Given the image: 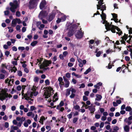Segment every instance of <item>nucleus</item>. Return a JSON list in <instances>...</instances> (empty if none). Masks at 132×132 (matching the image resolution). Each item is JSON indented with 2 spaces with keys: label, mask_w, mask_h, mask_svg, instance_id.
Masks as SVG:
<instances>
[{
  "label": "nucleus",
  "mask_w": 132,
  "mask_h": 132,
  "mask_svg": "<svg viewBox=\"0 0 132 132\" xmlns=\"http://www.w3.org/2000/svg\"><path fill=\"white\" fill-rule=\"evenodd\" d=\"M64 103L63 101H61L59 105L57 106V109H59L60 107L64 105Z\"/></svg>",
  "instance_id": "30"
},
{
  "label": "nucleus",
  "mask_w": 132,
  "mask_h": 132,
  "mask_svg": "<svg viewBox=\"0 0 132 132\" xmlns=\"http://www.w3.org/2000/svg\"><path fill=\"white\" fill-rule=\"evenodd\" d=\"M13 79H10L9 78H7L5 81V83L7 84L9 86L12 85L13 84Z\"/></svg>",
  "instance_id": "11"
},
{
  "label": "nucleus",
  "mask_w": 132,
  "mask_h": 132,
  "mask_svg": "<svg viewBox=\"0 0 132 132\" xmlns=\"http://www.w3.org/2000/svg\"><path fill=\"white\" fill-rule=\"evenodd\" d=\"M5 55L7 57H8L10 54V52L8 51H6L5 52Z\"/></svg>",
  "instance_id": "54"
},
{
  "label": "nucleus",
  "mask_w": 132,
  "mask_h": 132,
  "mask_svg": "<svg viewBox=\"0 0 132 132\" xmlns=\"http://www.w3.org/2000/svg\"><path fill=\"white\" fill-rule=\"evenodd\" d=\"M45 85H49L50 84V82L48 79H47L45 80Z\"/></svg>",
  "instance_id": "51"
},
{
  "label": "nucleus",
  "mask_w": 132,
  "mask_h": 132,
  "mask_svg": "<svg viewBox=\"0 0 132 132\" xmlns=\"http://www.w3.org/2000/svg\"><path fill=\"white\" fill-rule=\"evenodd\" d=\"M20 28L21 27L19 25H17L16 27V29L17 30L19 31V32L20 31Z\"/></svg>",
  "instance_id": "49"
},
{
  "label": "nucleus",
  "mask_w": 132,
  "mask_h": 132,
  "mask_svg": "<svg viewBox=\"0 0 132 132\" xmlns=\"http://www.w3.org/2000/svg\"><path fill=\"white\" fill-rule=\"evenodd\" d=\"M11 130H17L18 129V128L16 126H12L11 127Z\"/></svg>",
  "instance_id": "36"
},
{
  "label": "nucleus",
  "mask_w": 132,
  "mask_h": 132,
  "mask_svg": "<svg viewBox=\"0 0 132 132\" xmlns=\"http://www.w3.org/2000/svg\"><path fill=\"white\" fill-rule=\"evenodd\" d=\"M113 52L112 50H110V49H108L106 51V52L107 54H109Z\"/></svg>",
  "instance_id": "52"
},
{
  "label": "nucleus",
  "mask_w": 132,
  "mask_h": 132,
  "mask_svg": "<svg viewBox=\"0 0 132 132\" xmlns=\"http://www.w3.org/2000/svg\"><path fill=\"white\" fill-rule=\"evenodd\" d=\"M66 120L67 119L63 117L62 116L61 117V120L63 123H65L66 121Z\"/></svg>",
  "instance_id": "39"
},
{
  "label": "nucleus",
  "mask_w": 132,
  "mask_h": 132,
  "mask_svg": "<svg viewBox=\"0 0 132 132\" xmlns=\"http://www.w3.org/2000/svg\"><path fill=\"white\" fill-rule=\"evenodd\" d=\"M11 72H15L17 70V69L15 67V66L13 67H11Z\"/></svg>",
  "instance_id": "29"
},
{
  "label": "nucleus",
  "mask_w": 132,
  "mask_h": 132,
  "mask_svg": "<svg viewBox=\"0 0 132 132\" xmlns=\"http://www.w3.org/2000/svg\"><path fill=\"white\" fill-rule=\"evenodd\" d=\"M36 73L37 74H38L39 73H43V71H42L37 70L36 71Z\"/></svg>",
  "instance_id": "62"
},
{
  "label": "nucleus",
  "mask_w": 132,
  "mask_h": 132,
  "mask_svg": "<svg viewBox=\"0 0 132 132\" xmlns=\"http://www.w3.org/2000/svg\"><path fill=\"white\" fill-rule=\"evenodd\" d=\"M106 7L105 5L104 4V3L102 2V4H101L100 5V9H101V10L102 11V12L104 10H106Z\"/></svg>",
  "instance_id": "20"
},
{
  "label": "nucleus",
  "mask_w": 132,
  "mask_h": 132,
  "mask_svg": "<svg viewBox=\"0 0 132 132\" xmlns=\"http://www.w3.org/2000/svg\"><path fill=\"white\" fill-rule=\"evenodd\" d=\"M10 5L11 6L10 8V10L13 13H14L15 12V9H16L18 6V4L16 0L13 1V2H10Z\"/></svg>",
  "instance_id": "6"
},
{
  "label": "nucleus",
  "mask_w": 132,
  "mask_h": 132,
  "mask_svg": "<svg viewBox=\"0 0 132 132\" xmlns=\"http://www.w3.org/2000/svg\"><path fill=\"white\" fill-rule=\"evenodd\" d=\"M66 16L64 14L62 15V16L61 17V22L64 21L66 19Z\"/></svg>",
  "instance_id": "35"
},
{
  "label": "nucleus",
  "mask_w": 132,
  "mask_h": 132,
  "mask_svg": "<svg viewBox=\"0 0 132 132\" xmlns=\"http://www.w3.org/2000/svg\"><path fill=\"white\" fill-rule=\"evenodd\" d=\"M26 87V86L24 85H23L22 86V91L21 92V94L22 95H23L24 93L23 92L24 91V90L25 89V88Z\"/></svg>",
  "instance_id": "41"
},
{
  "label": "nucleus",
  "mask_w": 132,
  "mask_h": 132,
  "mask_svg": "<svg viewBox=\"0 0 132 132\" xmlns=\"http://www.w3.org/2000/svg\"><path fill=\"white\" fill-rule=\"evenodd\" d=\"M101 115L98 114H96L95 115V118L97 119H99L101 117Z\"/></svg>",
  "instance_id": "45"
},
{
  "label": "nucleus",
  "mask_w": 132,
  "mask_h": 132,
  "mask_svg": "<svg viewBox=\"0 0 132 132\" xmlns=\"http://www.w3.org/2000/svg\"><path fill=\"white\" fill-rule=\"evenodd\" d=\"M127 47H128L127 49V50L131 52L130 54V55L132 59V52H132V47L130 45H129Z\"/></svg>",
  "instance_id": "28"
},
{
  "label": "nucleus",
  "mask_w": 132,
  "mask_h": 132,
  "mask_svg": "<svg viewBox=\"0 0 132 132\" xmlns=\"http://www.w3.org/2000/svg\"><path fill=\"white\" fill-rule=\"evenodd\" d=\"M124 121L127 122L128 124L129 125H130L131 123V122L130 120H129L128 119L126 118L124 119Z\"/></svg>",
  "instance_id": "34"
},
{
  "label": "nucleus",
  "mask_w": 132,
  "mask_h": 132,
  "mask_svg": "<svg viewBox=\"0 0 132 132\" xmlns=\"http://www.w3.org/2000/svg\"><path fill=\"white\" fill-rule=\"evenodd\" d=\"M46 129L48 130V131H50L51 130V128L50 126H46Z\"/></svg>",
  "instance_id": "63"
},
{
  "label": "nucleus",
  "mask_w": 132,
  "mask_h": 132,
  "mask_svg": "<svg viewBox=\"0 0 132 132\" xmlns=\"http://www.w3.org/2000/svg\"><path fill=\"white\" fill-rule=\"evenodd\" d=\"M39 80V78L37 76L35 77L34 79V81L35 82H38Z\"/></svg>",
  "instance_id": "43"
},
{
  "label": "nucleus",
  "mask_w": 132,
  "mask_h": 132,
  "mask_svg": "<svg viewBox=\"0 0 132 132\" xmlns=\"http://www.w3.org/2000/svg\"><path fill=\"white\" fill-rule=\"evenodd\" d=\"M12 49L13 51L15 52L17 50V49L16 47L15 46H13L12 47Z\"/></svg>",
  "instance_id": "59"
},
{
  "label": "nucleus",
  "mask_w": 132,
  "mask_h": 132,
  "mask_svg": "<svg viewBox=\"0 0 132 132\" xmlns=\"http://www.w3.org/2000/svg\"><path fill=\"white\" fill-rule=\"evenodd\" d=\"M76 102H73V108L76 110H78L79 109L80 106L76 104Z\"/></svg>",
  "instance_id": "22"
},
{
  "label": "nucleus",
  "mask_w": 132,
  "mask_h": 132,
  "mask_svg": "<svg viewBox=\"0 0 132 132\" xmlns=\"http://www.w3.org/2000/svg\"><path fill=\"white\" fill-rule=\"evenodd\" d=\"M96 98L95 99L96 101H100L102 99V97L101 95L97 94L96 95Z\"/></svg>",
  "instance_id": "23"
},
{
  "label": "nucleus",
  "mask_w": 132,
  "mask_h": 132,
  "mask_svg": "<svg viewBox=\"0 0 132 132\" xmlns=\"http://www.w3.org/2000/svg\"><path fill=\"white\" fill-rule=\"evenodd\" d=\"M38 94V92H37L33 91L30 92L28 91L27 93L24 95V97L25 100H29L30 97H32L33 95L36 96Z\"/></svg>",
  "instance_id": "5"
},
{
  "label": "nucleus",
  "mask_w": 132,
  "mask_h": 132,
  "mask_svg": "<svg viewBox=\"0 0 132 132\" xmlns=\"http://www.w3.org/2000/svg\"><path fill=\"white\" fill-rule=\"evenodd\" d=\"M58 99V98L57 96V93H56L55 94L53 97V102H54L57 101Z\"/></svg>",
  "instance_id": "26"
},
{
  "label": "nucleus",
  "mask_w": 132,
  "mask_h": 132,
  "mask_svg": "<svg viewBox=\"0 0 132 132\" xmlns=\"http://www.w3.org/2000/svg\"><path fill=\"white\" fill-rule=\"evenodd\" d=\"M69 23H67L66 26L67 27L69 26V31L68 33V36L70 37L73 35L74 31L76 29L77 27L75 25H72L71 24L70 26H69Z\"/></svg>",
  "instance_id": "3"
},
{
  "label": "nucleus",
  "mask_w": 132,
  "mask_h": 132,
  "mask_svg": "<svg viewBox=\"0 0 132 132\" xmlns=\"http://www.w3.org/2000/svg\"><path fill=\"white\" fill-rule=\"evenodd\" d=\"M47 119V117L45 118L44 116H42L40 117L39 122L42 125H43V124L44 121L46 119Z\"/></svg>",
  "instance_id": "19"
},
{
  "label": "nucleus",
  "mask_w": 132,
  "mask_h": 132,
  "mask_svg": "<svg viewBox=\"0 0 132 132\" xmlns=\"http://www.w3.org/2000/svg\"><path fill=\"white\" fill-rule=\"evenodd\" d=\"M59 83V84L60 87H62V86L64 85V83L63 81V79L62 77H59L58 79Z\"/></svg>",
  "instance_id": "14"
},
{
  "label": "nucleus",
  "mask_w": 132,
  "mask_h": 132,
  "mask_svg": "<svg viewBox=\"0 0 132 132\" xmlns=\"http://www.w3.org/2000/svg\"><path fill=\"white\" fill-rule=\"evenodd\" d=\"M83 34V32H82L81 29H80L79 30L76 31L75 34L76 37L77 39H80L82 37Z\"/></svg>",
  "instance_id": "8"
},
{
  "label": "nucleus",
  "mask_w": 132,
  "mask_h": 132,
  "mask_svg": "<svg viewBox=\"0 0 132 132\" xmlns=\"http://www.w3.org/2000/svg\"><path fill=\"white\" fill-rule=\"evenodd\" d=\"M47 14L46 12L42 11L40 13L39 15V17L40 19H42L47 15Z\"/></svg>",
  "instance_id": "12"
},
{
  "label": "nucleus",
  "mask_w": 132,
  "mask_h": 132,
  "mask_svg": "<svg viewBox=\"0 0 132 132\" xmlns=\"http://www.w3.org/2000/svg\"><path fill=\"white\" fill-rule=\"evenodd\" d=\"M125 131L126 132H128L129 131V127L127 125H126L124 127Z\"/></svg>",
  "instance_id": "31"
},
{
  "label": "nucleus",
  "mask_w": 132,
  "mask_h": 132,
  "mask_svg": "<svg viewBox=\"0 0 132 132\" xmlns=\"http://www.w3.org/2000/svg\"><path fill=\"white\" fill-rule=\"evenodd\" d=\"M37 43L38 42L37 41H34L31 43L30 45L31 46L34 47L36 45Z\"/></svg>",
  "instance_id": "33"
},
{
  "label": "nucleus",
  "mask_w": 132,
  "mask_h": 132,
  "mask_svg": "<svg viewBox=\"0 0 132 132\" xmlns=\"http://www.w3.org/2000/svg\"><path fill=\"white\" fill-rule=\"evenodd\" d=\"M55 16V14L53 13H52L49 15L48 18L47 19V20L50 22L52 21L54 17Z\"/></svg>",
  "instance_id": "18"
},
{
  "label": "nucleus",
  "mask_w": 132,
  "mask_h": 132,
  "mask_svg": "<svg viewBox=\"0 0 132 132\" xmlns=\"http://www.w3.org/2000/svg\"><path fill=\"white\" fill-rule=\"evenodd\" d=\"M127 39L126 36H124L122 38L121 40V44H124L125 43V41H126Z\"/></svg>",
  "instance_id": "25"
},
{
  "label": "nucleus",
  "mask_w": 132,
  "mask_h": 132,
  "mask_svg": "<svg viewBox=\"0 0 132 132\" xmlns=\"http://www.w3.org/2000/svg\"><path fill=\"white\" fill-rule=\"evenodd\" d=\"M112 15L113 16V17L114 18V21L116 22H118V19H117V14H116L114 13L112 14Z\"/></svg>",
  "instance_id": "24"
},
{
  "label": "nucleus",
  "mask_w": 132,
  "mask_h": 132,
  "mask_svg": "<svg viewBox=\"0 0 132 132\" xmlns=\"http://www.w3.org/2000/svg\"><path fill=\"white\" fill-rule=\"evenodd\" d=\"M13 123L14 125H16L17 126L20 127L22 124V122H19L18 123L17 121L15 120H13Z\"/></svg>",
  "instance_id": "16"
},
{
  "label": "nucleus",
  "mask_w": 132,
  "mask_h": 132,
  "mask_svg": "<svg viewBox=\"0 0 132 132\" xmlns=\"http://www.w3.org/2000/svg\"><path fill=\"white\" fill-rule=\"evenodd\" d=\"M125 110L126 111L129 112L132 110V108L130 106H127L125 108Z\"/></svg>",
  "instance_id": "37"
},
{
  "label": "nucleus",
  "mask_w": 132,
  "mask_h": 132,
  "mask_svg": "<svg viewBox=\"0 0 132 132\" xmlns=\"http://www.w3.org/2000/svg\"><path fill=\"white\" fill-rule=\"evenodd\" d=\"M16 89L18 91H20L21 90L22 87L20 85H18L17 86Z\"/></svg>",
  "instance_id": "56"
},
{
  "label": "nucleus",
  "mask_w": 132,
  "mask_h": 132,
  "mask_svg": "<svg viewBox=\"0 0 132 132\" xmlns=\"http://www.w3.org/2000/svg\"><path fill=\"white\" fill-rule=\"evenodd\" d=\"M30 98V97L29 100H28L29 101H28V103L30 104H32L33 103V99H31Z\"/></svg>",
  "instance_id": "60"
},
{
  "label": "nucleus",
  "mask_w": 132,
  "mask_h": 132,
  "mask_svg": "<svg viewBox=\"0 0 132 132\" xmlns=\"http://www.w3.org/2000/svg\"><path fill=\"white\" fill-rule=\"evenodd\" d=\"M40 27H39L38 28L40 30H42L45 27V25L43 24H41L40 26Z\"/></svg>",
  "instance_id": "48"
},
{
  "label": "nucleus",
  "mask_w": 132,
  "mask_h": 132,
  "mask_svg": "<svg viewBox=\"0 0 132 132\" xmlns=\"http://www.w3.org/2000/svg\"><path fill=\"white\" fill-rule=\"evenodd\" d=\"M102 14L100 15L102 20V22L103 24H105V28L107 30H111V31L113 33L116 32L115 29H116L118 32H117V34H118L119 36L121 35L122 33V31L118 27L115 26L113 25H111L112 23L110 24L108 23L107 21L105 20L106 15L105 14L103 13V11L102 12Z\"/></svg>",
  "instance_id": "1"
},
{
  "label": "nucleus",
  "mask_w": 132,
  "mask_h": 132,
  "mask_svg": "<svg viewBox=\"0 0 132 132\" xmlns=\"http://www.w3.org/2000/svg\"><path fill=\"white\" fill-rule=\"evenodd\" d=\"M36 108L34 106H30V110L31 111H33L36 110Z\"/></svg>",
  "instance_id": "44"
},
{
  "label": "nucleus",
  "mask_w": 132,
  "mask_h": 132,
  "mask_svg": "<svg viewBox=\"0 0 132 132\" xmlns=\"http://www.w3.org/2000/svg\"><path fill=\"white\" fill-rule=\"evenodd\" d=\"M95 106H88V108L90 111L91 113H93L95 110Z\"/></svg>",
  "instance_id": "17"
},
{
  "label": "nucleus",
  "mask_w": 132,
  "mask_h": 132,
  "mask_svg": "<svg viewBox=\"0 0 132 132\" xmlns=\"http://www.w3.org/2000/svg\"><path fill=\"white\" fill-rule=\"evenodd\" d=\"M102 85V83L101 82H100L97 83L96 85H94V87L97 89H99L100 88V86H101Z\"/></svg>",
  "instance_id": "27"
},
{
  "label": "nucleus",
  "mask_w": 132,
  "mask_h": 132,
  "mask_svg": "<svg viewBox=\"0 0 132 132\" xmlns=\"http://www.w3.org/2000/svg\"><path fill=\"white\" fill-rule=\"evenodd\" d=\"M68 54V52L67 51H65L63 53V55L64 57H65Z\"/></svg>",
  "instance_id": "61"
},
{
  "label": "nucleus",
  "mask_w": 132,
  "mask_h": 132,
  "mask_svg": "<svg viewBox=\"0 0 132 132\" xmlns=\"http://www.w3.org/2000/svg\"><path fill=\"white\" fill-rule=\"evenodd\" d=\"M72 75L74 76H75L78 78H80L81 77V75L76 74L73 72L72 73Z\"/></svg>",
  "instance_id": "32"
},
{
  "label": "nucleus",
  "mask_w": 132,
  "mask_h": 132,
  "mask_svg": "<svg viewBox=\"0 0 132 132\" xmlns=\"http://www.w3.org/2000/svg\"><path fill=\"white\" fill-rule=\"evenodd\" d=\"M53 88L51 87H49L46 88L44 93V97L46 98H48L53 94Z\"/></svg>",
  "instance_id": "4"
},
{
  "label": "nucleus",
  "mask_w": 132,
  "mask_h": 132,
  "mask_svg": "<svg viewBox=\"0 0 132 132\" xmlns=\"http://www.w3.org/2000/svg\"><path fill=\"white\" fill-rule=\"evenodd\" d=\"M78 118L77 117H75L73 118L72 122L73 123H76L77 121Z\"/></svg>",
  "instance_id": "40"
},
{
  "label": "nucleus",
  "mask_w": 132,
  "mask_h": 132,
  "mask_svg": "<svg viewBox=\"0 0 132 132\" xmlns=\"http://www.w3.org/2000/svg\"><path fill=\"white\" fill-rule=\"evenodd\" d=\"M63 78L65 82L64 86L65 87L67 88L69 86L70 82L68 79L65 78V76H63Z\"/></svg>",
  "instance_id": "13"
},
{
  "label": "nucleus",
  "mask_w": 132,
  "mask_h": 132,
  "mask_svg": "<svg viewBox=\"0 0 132 132\" xmlns=\"http://www.w3.org/2000/svg\"><path fill=\"white\" fill-rule=\"evenodd\" d=\"M103 52H102L99 51L96 54V56L97 57H99L100 56V55Z\"/></svg>",
  "instance_id": "50"
},
{
  "label": "nucleus",
  "mask_w": 132,
  "mask_h": 132,
  "mask_svg": "<svg viewBox=\"0 0 132 132\" xmlns=\"http://www.w3.org/2000/svg\"><path fill=\"white\" fill-rule=\"evenodd\" d=\"M51 63V62L50 61L46 60L44 61L42 64L39 66L40 68V69H43L45 67H47Z\"/></svg>",
  "instance_id": "9"
},
{
  "label": "nucleus",
  "mask_w": 132,
  "mask_h": 132,
  "mask_svg": "<svg viewBox=\"0 0 132 132\" xmlns=\"http://www.w3.org/2000/svg\"><path fill=\"white\" fill-rule=\"evenodd\" d=\"M38 118V115L37 114H36L35 115V117H34V118H33L34 120L35 121H37Z\"/></svg>",
  "instance_id": "57"
},
{
  "label": "nucleus",
  "mask_w": 132,
  "mask_h": 132,
  "mask_svg": "<svg viewBox=\"0 0 132 132\" xmlns=\"http://www.w3.org/2000/svg\"><path fill=\"white\" fill-rule=\"evenodd\" d=\"M107 117H105L104 116H102L101 118V119L103 121H104L106 120V119Z\"/></svg>",
  "instance_id": "58"
},
{
  "label": "nucleus",
  "mask_w": 132,
  "mask_h": 132,
  "mask_svg": "<svg viewBox=\"0 0 132 132\" xmlns=\"http://www.w3.org/2000/svg\"><path fill=\"white\" fill-rule=\"evenodd\" d=\"M27 114L28 117H31L32 118H34L35 116L34 114L31 111L28 112Z\"/></svg>",
  "instance_id": "21"
},
{
  "label": "nucleus",
  "mask_w": 132,
  "mask_h": 132,
  "mask_svg": "<svg viewBox=\"0 0 132 132\" xmlns=\"http://www.w3.org/2000/svg\"><path fill=\"white\" fill-rule=\"evenodd\" d=\"M119 129V127L117 126H115L113 128V130L115 131H117Z\"/></svg>",
  "instance_id": "47"
},
{
  "label": "nucleus",
  "mask_w": 132,
  "mask_h": 132,
  "mask_svg": "<svg viewBox=\"0 0 132 132\" xmlns=\"http://www.w3.org/2000/svg\"><path fill=\"white\" fill-rule=\"evenodd\" d=\"M46 1L45 0H43L40 3L39 7L41 9H43L45 7V5H46Z\"/></svg>",
  "instance_id": "15"
},
{
  "label": "nucleus",
  "mask_w": 132,
  "mask_h": 132,
  "mask_svg": "<svg viewBox=\"0 0 132 132\" xmlns=\"http://www.w3.org/2000/svg\"><path fill=\"white\" fill-rule=\"evenodd\" d=\"M70 90L69 89H67L66 93V95L67 96L69 95L70 94Z\"/></svg>",
  "instance_id": "55"
},
{
  "label": "nucleus",
  "mask_w": 132,
  "mask_h": 132,
  "mask_svg": "<svg viewBox=\"0 0 132 132\" xmlns=\"http://www.w3.org/2000/svg\"><path fill=\"white\" fill-rule=\"evenodd\" d=\"M5 77V76L4 74L2 73L0 74V79H4Z\"/></svg>",
  "instance_id": "46"
},
{
  "label": "nucleus",
  "mask_w": 132,
  "mask_h": 132,
  "mask_svg": "<svg viewBox=\"0 0 132 132\" xmlns=\"http://www.w3.org/2000/svg\"><path fill=\"white\" fill-rule=\"evenodd\" d=\"M21 23V21L19 19L15 18L12 20L11 23V26L13 27H15L17 23L20 24Z\"/></svg>",
  "instance_id": "10"
},
{
  "label": "nucleus",
  "mask_w": 132,
  "mask_h": 132,
  "mask_svg": "<svg viewBox=\"0 0 132 132\" xmlns=\"http://www.w3.org/2000/svg\"><path fill=\"white\" fill-rule=\"evenodd\" d=\"M18 49L19 50L23 51L25 49V48L24 47H19L18 48Z\"/></svg>",
  "instance_id": "53"
},
{
  "label": "nucleus",
  "mask_w": 132,
  "mask_h": 132,
  "mask_svg": "<svg viewBox=\"0 0 132 132\" xmlns=\"http://www.w3.org/2000/svg\"><path fill=\"white\" fill-rule=\"evenodd\" d=\"M39 0H30L29 2V7L31 9L36 6Z\"/></svg>",
  "instance_id": "7"
},
{
  "label": "nucleus",
  "mask_w": 132,
  "mask_h": 132,
  "mask_svg": "<svg viewBox=\"0 0 132 132\" xmlns=\"http://www.w3.org/2000/svg\"><path fill=\"white\" fill-rule=\"evenodd\" d=\"M91 70V69L90 68H89L87 69L86 71L84 72V74L86 75L89 72H90Z\"/></svg>",
  "instance_id": "42"
},
{
  "label": "nucleus",
  "mask_w": 132,
  "mask_h": 132,
  "mask_svg": "<svg viewBox=\"0 0 132 132\" xmlns=\"http://www.w3.org/2000/svg\"><path fill=\"white\" fill-rule=\"evenodd\" d=\"M7 89L5 88L2 89L0 91V100L2 101L4 100L6 97L10 98L12 96L10 94H9L6 93Z\"/></svg>",
  "instance_id": "2"
},
{
  "label": "nucleus",
  "mask_w": 132,
  "mask_h": 132,
  "mask_svg": "<svg viewBox=\"0 0 132 132\" xmlns=\"http://www.w3.org/2000/svg\"><path fill=\"white\" fill-rule=\"evenodd\" d=\"M1 67L3 68H5L6 69H7L8 68V65H6V64H4L3 63L1 64Z\"/></svg>",
  "instance_id": "38"
},
{
  "label": "nucleus",
  "mask_w": 132,
  "mask_h": 132,
  "mask_svg": "<svg viewBox=\"0 0 132 132\" xmlns=\"http://www.w3.org/2000/svg\"><path fill=\"white\" fill-rule=\"evenodd\" d=\"M41 24V22L40 21H38L36 22V25L37 26L38 28L39 26Z\"/></svg>",
  "instance_id": "64"
}]
</instances>
